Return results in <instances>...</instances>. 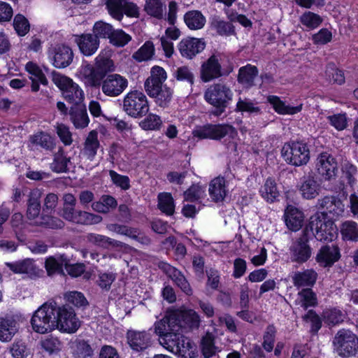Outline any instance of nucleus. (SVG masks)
Listing matches in <instances>:
<instances>
[{
    "instance_id": "obj_17",
    "label": "nucleus",
    "mask_w": 358,
    "mask_h": 358,
    "mask_svg": "<svg viewBox=\"0 0 358 358\" xmlns=\"http://www.w3.org/2000/svg\"><path fill=\"white\" fill-rule=\"evenodd\" d=\"M316 206L322 212L315 214H323L326 217L327 215H330L331 218L342 215L345 210L343 202L334 196H326L318 199Z\"/></svg>"
},
{
    "instance_id": "obj_43",
    "label": "nucleus",
    "mask_w": 358,
    "mask_h": 358,
    "mask_svg": "<svg viewBox=\"0 0 358 358\" xmlns=\"http://www.w3.org/2000/svg\"><path fill=\"white\" fill-rule=\"evenodd\" d=\"M296 303L306 310L309 307L315 306L317 304V299L315 293L310 288H305L298 293Z\"/></svg>"
},
{
    "instance_id": "obj_54",
    "label": "nucleus",
    "mask_w": 358,
    "mask_h": 358,
    "mask_svg": "<svg viewBox=\"0 0 358 358\" xmlns=\"http://www.w3.org/2000/svg\"><path fill=\"white\" fill-rule=\"evenodd\" d=\"M145 10L147 13L157 19L164 16L163 3L160 0H146Z\"/></svg>"
},
{
    "instance_id": "obj_55",
    "label": "nucleus",
    "mask_w": 358,
    "mask_h": 358,
    "mask_svg": "<svg viewBox=\"0 0 358 358\" xmlns=\"http://www.w3.org/2000/svg\"><path fill=\"white\" fill-rule=\"evenodd\" d=\"M6 266L15 273H29L33 271L34 267L33 262L29 259L14 263H6Z\"/></svg>"
},
{
    "instance_id": "obj_2",
    "label": "nucleus",
    "mask_w": 358,
    "mask_h": 358,
    "mask_svg": "<svg viewBox=\"0 0 358 358\" xmlns=\"http://www.w3.org/2000/svg\"><path fill=\"white\" fill-rule=\"evenodd\" d=\"M166 79L165 70L159 66L152 68L150 76L146 79L144 87L148 95L154 99L155 103L159 107H169L173 96V90L163 85Z\"/></svg>"
},
{
    "instance_id": "obj_64",
    "label": "nucleus",
    "mask_w": 358,
    "mask_h": 358,
    "mask_svg": "<svg viewBox=\"0 0 358 358\" xmlns=\"http://www.w3.org/2000/svg\"><path fill=\"white\" fill-rule=\"evenodd\" d=\"M55 130L64 145H70L72 144V133L68 126L62 123H57L55 126Z\"/></svg>"
},
{
    "instance_id": "obj_60",
    "label": "nucleus",
    "mask_w": 358,
    "mask_h": 358,
    "mask_svg": "<svg viewBox=\"0 0 358 358\" xmlns=\"http://www.w3.org/2000/svg\"><path fill=\"white\" fill-rule=\"evenodd\" d=\"M64 299L66 300L67 302L73 304V306L78 308L86 307L89 304L84 294L77 291H73L66 293L64 294Z\"/></svg>"
},
{
    "instance_id": "obj_13",
    "label": "nucleus",
    "mask_w": 358,
    "mask_h": 358,
    "mask_svg": "<svg viewBox=\"0 0 358 358\" xmlns=\"http://www.w3.org/2000/svg\"><path fill=\"white\" fill-rule=\"evenodd\" d=\"M58 327L60 331L69 334L75 333L80 327V322L76 317L74 309L69 304L59 306L56 303Z\"/></svg>"
},
{
    "instance_id": "obj_22",
    "label": "nucleus",
    "mask_w": 358,
    "mask_h": 358,
    "mask_svg": "<svg viewBox=\"0 0 358 358\" xmlns=\"http://www.w3.org/2000/svg\"><path fill=\"white\" fill-rule=\"evenodd\" d=\"M206 48L203 38L187 37L182 39L178 44V49L183 57L191 59L201 52Z\"/></svg>"
},
{
    "instance_id": "obj_30",
    "label": "nucleus",
    "mask_w": 358,
    "mask_h": 358,
    "mask_svg": "<svg viewBox=\"0 0 358 358\" xmlns=\"http://www.w3.org/2000/svg\"><path fill=\"white\" fill-rule=\"evenodd\" d=\"M317 279V272L313 269L296 271L292 276L293 285L296 287H313Z\"/></svg>"
},
{
    "instance_id": "obj_59",
    "label": "nucleus",
    "mask_w": 358,
    "mask_h": 358,
    "mask_svg": "<svg viewBox=\"0 0 358 358\" xmlns=\"http://www.w3.org/2000/svg\"><path fill=\"white\" fill-rule=\"evenodd\" d=\"M205 192L204 187L198 184H193L184 192L185 200L191 202L197 201L203 197Z\"/></svg>"
},
{
    "instance_id": "obj_28",
    "label": "nucleus",
    "mask_w": 358,
    "mask_h": 358,
    "mask_svg": "<svg viewBox=\"0 0 358 358\" xmlns=\"http://www.w3.org/2000/svg\"><path fill=\"white\" fill-rule=\"evenodd\" d=\"M29 141L33 145L48 152H52L56 147L55 138L43 131L31 135Z\"/></svg>"
},
{
    "instance_id": "obj_53",
    "label": "nucleus",
    "mask_w": 358,
    "mask_h": 358,
    "mask_svg": "<svg viewBox=\"0 0 358 358\" xmlns=\"http://www.w3.org/2000/svg\"><path fill=\"white\" fill-rule=\"evenodd\" d=\"M113 27L111 24L104 22L103 21H98L95 22L93 26V35L99 38H110L111 34H113Z\"/></svg>"
},
{
    "instance_id": "obj_63",
    "label": "nucleus",
    "mask_w": 358,
    "mask_h": 358,
    "mask_svg": "<svg viewBox=\"0 0 358 358\" xmlns=\"http://www.w3.org/2000/svg\"><path fill=\"white\" fill-rule=\"evenodd\" d=\"M275 333L276 329L273 324L267 326L263 336L264 341L262 343V347L268 352H272L273 349Z\"/></svg>"
},
{
    "instance_id": "obj_34",
    "label": "nucleus",
    "mask_w": 358,
    "mask_h": 358,
    "mask_svg": "<svg viewBox=\"0 0 358 358\" xmlns=\"http://www.w3.org/2000/svg\"><path fill=\"white\" fill-rule=\"evenodd\" d=\"M258 73L257 66L247 64L239 69L237 80L244 87L250 88L255 85V79L258 76Z\"/></svg>"
},
{
    "instance_id": "obj_20",
    "label": "nucleus",
    "mask_w": 358,
    "mask_h": 358,
    "mask_svg": "<svg viewBox=\"0 0 358 358\" xmlns=\"http://www.w3.org/2000/svg\"><path fill=\"white\" fill-rule=\"evenodd\" d=\"M127 339L129 347L136 352H144L152 345V336L146 331L128 330Z\"/></svg>"
},
{
    "instance_id": "obj_7",
    "label": "nucleus",
    "mask_w": 358,
    "mask_h": 358,
    "mask_svg": "<svg viewBox=\"0 0 358 358\" xmlns=\"http://www.w3.org/2000/svg\"><path fill=\"white\" fill-rule=\"evenodd\" d=\"M164 316L171 321L173 327L184 332L198 329L201 324L199 315L192 309L169 310Z\"/></svg>"
},
{
    "instance_id": "obj_45",
    "label": "nucleus",
    "mask_w": 358,
    "mask_h": 358,
    "mask_svg": "<svg viewBox=\"0 0 358 358\" xmlns=\"http://www.w3.org/2000/svg\"><path fill=\"white\" fill-rule=\"evenodd\" d=\"M235 110L236 112L248 113L252 115L262 113V110L260 107L257 106V103L248 98H239L236 103Z\"/></svg>"
},
{
    "instance_id": "obj_27",
    "label": "nucleus",
    "mask_w": 358,
    "mask_h": 358,
    "mask_svg": "<svg viewBox=\"0 0 358 358\" xmlns=\"http://www.w3.org/2000/svg\"><path fill=\"white\" fill-rule=\"evenodd\" d=\"M76 41L80 52L86 56L94 54L99 46V40L92 34L77 36Z\"/></svg>"
},
{
    "instance_id": "obj_3",
    "label": "nucleus",
    "mask_w": 358,
    "mask_h": 358,
    "mask_svg": "<svg viewBox=\"0 0 358 358\" xmlns=\"http://www.w3.org/2000/svg\"><path fill=\"white\" fill-rule=\"evenodd\" d=\"M56 302L49 301L43 303L34 313L31 324L34 331L45 334L58 327Z\"/></svg>"
},
{
    "instance_id": "obj_46",
    "label": "nucleus",
    "mask_w": 358,
    "mask_h": 358,
    "mask_svg": "<svg viewBox=\"0 0 358 358\" xmlns=\"http://www.w3.org/2000/svg\"><path fill=\"white\" fill-rule=\"evenodd\" d=\"M66 263V257L61 255L58 258L50 257L45 261V265L49 275L55 273H62L63 266Z\"/></svg>"
},
{
    "instance_id": "obj_31",
    "label": "nucleus",
    "mask_w": 358,
    "mask_h": 358,
    "mask_svg": "<svg viewBox=\"0 0 358 358\" xmlns=\"http://www.w3.org/2000/svg\"><path fill=\"white\" fill-rule=\"evenodd\" d=\"M25 69L31 75V87L33 92H38L39 90V83L43 85H48V81L45 77V73L36 64L33 62H29L26 64Z\"/></svg>"
},
{
    "instance_id": "obj_44",
    "label": "nucleus",
    "mask_w": 358,
    "mask_h": 358,
    "mask_svg": "<svg viewBox=\"0 0 358 358\" xmlns=\"http://www.w3.org/2000/svg\"><path fill=\"white\" fill-rule=\"evenodd\" d=\"M300 23L306 29L313 30L317 28L323 22L322 17L311 11H305L299 17Z\"/></svg>"
},
{
    "instance_id": "obj_57",
    "label": "nucleus",
    "mask_w": 358,
    "mask_h": 358,
    "mask_svg": "<svg viewBox=\"0 0 358 358\" xmlns=\"http://www.w3.org/2000/svg\"><path fill=\"white\" fill-rule=\"evenodd\" d=\"M42 349L49 354L57 353L62 348V342L57 337L49 336L41 341Z\"/></svg>"
},
{
    "instance_id": "obj_24",
    "label": "nucleus",
    "mask_w": 358,
    "mask_h": 358,
    "mask_svg": "<svg viewBox=\"0 0 358 358\" xmlns=\"http://www.w3.org/2000/svg\"><path fill=\"white\" fill-rule=\"evenodd\" d=\"M80 74L82 76L85 85L92 87L101 86L103 80V76L91 64L82 65Z\"/></svg>"
},
{
    "instance_id": "obj_14",
    "label": "nucleus",
    "mask_w": 358,
    "mask_h": 358,
    "mask_svg": "<svg viewBox=\"0 0 358 358\" xmlns=\"http://www.w3.org/2000/svg\"><path fill=\"white\" fill-rule=\"evenodd\" d=\"M316 170L324 180H335L338 173L337 161L331 154L322 152L317 158Z\"/></svg>"
},
{
    "instance_id": "obj_4",
    "label": "nucleus",
    "mask_w": 358,
    "mask_h": 358,
    "mask_svg": "<svg viewBox=\"0 0 358 358\" xmlns=\"http://www.w3.org/2000/svg\"><path fill=\"white\" fill-rule=\"evenodd\" d=\"M233 96L234 93L230 87L222 83L210 85L204 92V99L215 108L213 114L216 116L225 112L233 99Z\"/></svg>"
},
{
    "instance_id": "obj_48",
    "label": "nucleus",
    "mask_w": 358,
    "mask_h": 358,
    "mask_svg": "<svg viewBox=\"0 0 358 358\" xmlns=\"http://www.w3.org/2000/svg\"><path fill=\"white\" fill-rule=\"evenodd\" d=\"M154 54L153 43L148 41L132 55V58L138 62H141L151 59Z\"/></svg>"
},
{
    "instance_id": "obj_9",
    "label": "nucleus",
    "mask_w": 358,
    "mask_h": 358,
    "mask_svg": "<svg viewBox=\"0 0 358 358\" xmlns=\"http://www.w3.org/2000/svg\"><path fill=\"white\" fill-rule=\"evenodd\" d=\"M281 155L290 165L301 166L306 165L310 160V151L306 143L292 141L284 144Z\"/></svg>"
},
{
    "instance_id": "obj_50",
    "label": "nucleus",
    "mask_w": 358,
    "mask_h": 358,
    "mask_svg": "<svg viewBox=\"0 0 358 358\" xmlns=\"http://www.w3.org/2000/svg\"><path fill=\"white\" fill-rule=\"evenodd\" d=\"M158 207L167 215H172L174 213V201L170 193L164 192L158 195Z\"/></svg>"
},
{
    "instance_id": "obj_33",
    "label": "nucleus",
    "mask_w": 358,
    "mask_h": 358,
    "mask_svg": "<svg viewBox=\"0 0 358 358\" xmlns=\"http://www.w3.org/2000/svg\"><path fill=\"white\" fill-rule=\"evenodd\" d=\"M285 222L292 231H296L301 229L303 222V214L295 207L289 206L285 212Z\"/></svg>"
},
{
    "instance_id": "obj_42",
    "label": "nucleus",
    "mask_w": 358,
    "mask_h": 358,
    "mask_svg": "<svg viewBox=\"0 0 358 358\" xmlns=\"http://www.w3.org/2000/svg\"><path fill=\"white\" fill-rule=\"evenodd\" d=\"M99 147V141L98 140V133L92 130L89 133L85 139L83 148L84 155L90 160H92L96 155Z\"/></svg>"
},
{
    "instance_id": "obj_36",
    "label": "nucleus",
    "mask_w": 358,
    "mask_h": 358,
    "mask_svg": "<svg viewBox=\"0 0 358 358\" xmlns=\"http://www.w3.org/2000/svg\"><path fill=\"white\" fill-rule=\"evenodd\" d=\"M259 193L262 198L268 203L276 201L280 196L277 184L275 180L271 178L266 179L264 185L259 189Z\"/></svg>"
},
{
    "instance_id": "obj_26",
    "label": "nucleus",
    "mask_w": 358,
    "mask_h": 358,
    "mask_svg": "<svg viewBox=\"0 0 358 358\" xmlns=\"http://www.w3.org/2000/svg\"><path fill=\"white\" fill-rule=\"evenodd\" d=\"M227 182L224 177L218 176L213 179L208 188V193L212 201L215 203L222 202L227 194Z\"/></svg>"
},
{
    "instance_id": "obj_35",
    "label": "nucleus",
    "mask_w": 358,
    "mask_h": 358,
    "mask_svg": "<svg viewBox=\"0 0 358 358\" xmlns=\"http://www.w3.org/2000/svg\"><path fill=\"white\" fill-rule=\"evenodd\" d=\"M71 163V157H67L63 147H59L57 152L53 155V160L50 164V169L53 172L67 173L69 170L68 166Z\"/></svg>"
},
{
    "instance_id": "obj_12",
    "label": "nucleus",
    "mask_w": 358,
    "mask_h": 358,
    "mask_svg": "<svg viewBox=\"0 0 358 358\" xmlns=\"http://www.w3.org/2000/svg\"><path fill=\"white\" fill-rule=\"evenodd\" d=\"M309 239L310 236L307 229H303L300 236L292 241L289 248L292 262L301 264L311 257L312 248L309 245Z\"/></svg>"
},
{
    "instance_id": "obj_5",
    "label": "nucleus",
    "mask_w": 358,
    "mask_h": 358,
    "mask_svg": "<svg viewBox=\"0 0 358 358\" xmlns=\"http://www.w3.org/2000/svg\"><path fill=\"white\" fill-rule=\"evenodd\" d=\"M304 229L312 234L319 241H332L336 235L337 228L331 218L323 214H314L310 217L309 223Z\"/></svg>"
},
{
    "instance_id": "obj_37",
    "label": "nucleus",
    "mask_w": 358,
    "mask_h": 358,
    "mask_svg": "<svg viewBox=\"0 0 358 358\" xmlns=\"http://www.w3.org/2000/svg\"><path fill=\"white\" fill-rule=\"evenodd\" d=\"M210 27L220 36H231L235 34L234 25L227 22L220 16L214 15L210 18Z\"/></svg>"
},
{
    "instance_id": "obj_61",
    "label": "nucleus",
    "mask_w": 358,
    "mask_h": 358,
    "mask_svg": "<svg viewBox=\"0 0 358 358\" xmlns=\"http://www.w3.org/2000/svg\"><path fill=\"white\" fill-rule=\"evenodd\" d=\"M131 39V37L122 29H113L109 38L110 43L116 47H124Z\"/></svg>"
},
{
    "instance_id": "obj_23",
    "label": "nucleus",
    "mask_w": 358,
    "mask_h": 358,
    "mask_svg": "<svg viewBox=\"0 0 358 358\" xmlns=\"http://www.w3.org/2000/svg\"><path fill=\"white\" fill-rule=\"evenodd\" d=\"M340 258L339 248L332 244L322 246L316 255L315 260L322 267H331Z\"/></svg>"
},
{
    "instance_id": "obj_29",
    "label": "nucleus",
    "mask_w": 358,
    "mask_h": 358,
    "mask_svg": "<svg viewBox=\"0 0 358 358\" xmlns=\"http://www.w3.org/2000/svg\"><path fill=\"white\" fill-rule=\"evenodd\" d=\"M41 196L42 192L39 189L36 188L29 192L27 203V217L29 220H35L40 215Z\"/></svg>"
},
{
    "instance_id": "obj_40",
    "label": "nucleus",
    "mask_w": 358,
    "mask_h": 358,
    "mask_svg": "<svg viewBox=\"0 0 358 358\" xmlns=\"http://www.w3.org/2000/svg\"><path fill=\"white\" fill-rule=\"evenodd\" d=\"M73 355L78 358H91L93 350L90 345L82 339H76L71 343L70 346Z\"/></svg>"
},
{
    "instance_id": "obj_18",
    "label": "nucleus",
    "mask_w": 358,
    "mask_h": 358,
    "mask_svg": "<svg viewBox=\"0 0 358 358\" xmlns=\"http://www.w3.org/2000/svg\"><path fill=\"white\" fill-rule=\"evenodd\" d=\"M48 53L53 66L57 69L66 68L73 62V52L67 45L58 44L52 46L49 48Z\"/></svg>"
},
{
    "instance_id": "obj_56",
    "label": "nucleus",
    "mask_w": 358,
    "mask_h": 358,
    "mask_svg": "<svg viewBox=\"0 0 358 358\" xmlns=\"http://www.w3.org/2000/svg\"><path fill=\"white\" fill-rule=\"evenodd\" d=\"M94 67L105 78L106 74L115 70L114 63L112 59L99 55L95 59Z\"/></svg>"
},
{
    "instance_id": "obj_39",
    "label": "nucleus",
    "mask_w": 358,
    "mask_h": 358,
    "mask_svg": "<svg viewBox=\"0 0 358 358\" xmlns=\"http://www.w3.org/2000/svg\"><path fill=\"white\" fill-rule=\"evenodd\" d=\"M87 240L90 243L103 248H108L109 247L119 248L122 247L123 245V243L119 241L94 233L88 234Z\"/></svg>"
},
{
    "instance_id": "obj_58",
    "label": "nucleus",
    "mask_w": 358,
    "mask_h": 358,
    "mask_svg": "<svg viewBox=\"0 0 358 358\" xmlns=\"http://www.w3.org/2000/svg\"><path fill=\"white\" fill-rule=\"evenodd\" d=\"M324 319L328 324L336 325L344 321L345 314L339 309L332 308L324 312Z\"/></svg>"
},
{
    "instance_id": "obj_32",
    "label": "nucleus",
    "mask_w": 358,
    "mask_h": 358,
    "mask_svg": "<svg viewBox=\"0 0 358 358\" xmlns=\"http://www.w3.org/2000/svg\"><path fill=\"white\" fill-rule=\"evenodd\" d=\"M18 331L17 321L11 317H0V341L9 342Z\"/></svg>"
},
{
    "instance_id": "obj_47",
    "label": "nucleus",
    "mask_w": 358,
    "mask_h": 358,
    "mask_svg": "<svg viewBox=\"0 0 358 358\" xmlns=\"http://www.w3.org/2000/svg\"><path fill=\"white\" fill-rule=\"evenodd\" d=\"M162 126V120L160 116L149 113L139 122V127L145 131H158Z\"/></svg>"
},
{
    "instance_id": "obj_51",
    "label": "nucleus",
    "mask_w": 358,
    "mask_h": 358,
    "mask_svg": "<svg viewBox=\"0 0 358 358\" xmlns=\"http://www.w3.org/2000/svg\"><path fill=\"white\" fill-rule=\"evenodd\" d=\"M102 220V217L99 215L78 210L73 223L83 225H92L100 223Z\"/></svg>"
},
{
    "instance_id": "obj_38",
    "label": "nucleus",
    "mask_w": 358,
    "mask_h": 358,
    "mask_svg": "<svg viewBox=\"0 0 358 358\" xmlns=\"http://www.w3.org/2000/svg\"><path fill=\"white\" fill-rule=\"evenodd\" d=\"M267 101L272 105L273 109L279 114L294 115L301 110L302 105L298 106H289L285 105V102L281 101L277 96L271 95L267 98Z\"/></svg>"
},
{
    "instance_id": "obj_21",
    "label": "nucleus",
    "mask_w": 358,
    "mask_h": 358,
    "mask_svg": "<svg viewBox=\"0 0 358 358\" xmlns=\"http://www.w3.org/2000/svg\"><path fill=\"white\" fill-rule=\"evenodd\" d=\"M301 196L305 199H313L320 193L321 185L315 176L309 174L300 178L297 185Z\"/></svg>"
},
{
    "instance_id": "obj_41",
    "label": "nucleus",
    "mask_w": 358,
    "mask_h": 358,
    "mask_svg": "<svg viewBox=\"0 0 358 358\" xmlns=\"http://www.w3.org/2000/svg\"><path fill=\"white\" fill-rule=\"evenodd\" d=\"M184 21L189 29L197 30L203 27L206 18L200 11L193 10L185 14Z\"/></svg>"
},
{
    "instance_id": "obj_8",
    "label": "nucleus",
    "mask_w": 358,
    "mask_h": 358,
    "mask_svg": "<svg viewBox=\"0 0 358 358\" xmlns=\"http://www.w3.org/2000/svg\"><path fill=\"white\" fill-rule=\"evenodd\" d=\"M122 110L133 118L141 119L145 117L150 110L147 96L141 91H130L122 100Z\"/></svg>"
},
{
    "instance_id": "obj_16",
    "label": "nucleus",
    "mask_w": 358,
    "mask_h": 358,
    "mask_svg": "<svg viewBox=\"0 0 358 358\" xmlns=\"http://www.w3.org/2000/svg\"><path fill=\"white\" fill-rule=\"evenodd\" d=\"M127 79L117 73L109 74L103 80L101 90L108 96L115 97L121 94L127 87Z\"/></svg>"
},
{
    "instance_id": "obj_52",
    "label": "nucleus",
    "mask_w": 358,
    "mask_h": 358,
    "mask_svg": "<svg viewBox=\"0 0 358 358\" xmlns=\"http://www.w3.org/2000/svg\"><path fill=\"white\" fill-rule=\"evenodd\" d=\"M325 75L330 83H336L338 85H342L345 83L343 71L338 69L333 63L327 64Z\"/></svg>"
},
{
    "instance_id": "obj_6",
    "label": "nucleus",
    "mask_w": 358,
    "mask_h": 358,
    "mask_svg": "<svg viewBox=\"0 0 358 358\" xmlns=\"http://www.w3.org/2000/svg\"><path fill=\"white\" fill-rule=\"evenodd\" d=\"M51 74L53 83L62 92L63 97L66 101L72 106L84 103V92L77 83L55 71H52Z\"/></svg>"
},
{
    "instance_id": "obj_62",
    "label": "nucleus",
    "mask_w": 358,
    "mask_h": 358,
    "mask_svg": "<svg viewBox=\"0 0 358 358\" xmlns=\"http://www.w3.org/2000/svg\"><path fill=\"white\" fill-rule=\"evenodd\" d=\"M13 27L20 36H25L30 29V24L28 20L21 14H17L15 16Z\"/></svg>"
},
{
    "instance_id": "obj_10",
    "label": "nucleus",
    "mask_w": 358,
    "mask_h": 358,
    "mask_svg": "<svg viewBox=\"0 0 358 358\" xmlns=\"http://www.w3.org/2000/svg\"><path fill=\"white\" fill-rule=\"evenodd\" d=\"M194 137L199 139L210 138L219 141L228 136L230 138H234L237 135L236 129L227 124H207L203 126L196 127L192 132Z\"/></svg>"
},
{
    "instance_id": "obj_49",
    "label": "nucleus",
    "mask_w": 358,
    "mask_h": 358,
    "mask_svg": "<svg viewBox=\"0 0 358 358\" xmlns=\"http://www.w3.org/2000/svg\"><path fill=\"white\" fill-rule=\"evenodd\" d=\"M341 233L344 240L358 241V224L354 221L344 222L341 227Z\"/></svg>"
},
{
    "instance_id": "obj_19",
    "label": "nucleus",
    "mask_w": 358,
    "mask_h": 358,
    "mask_svg": "<svg viewBox=\"0 0 358 358\" xmlns=\"http://www.w3.org/2000/svg\"><path fill=\"white\" fill-rule=\"evenodd\" d=\"M224 75L217 55H211L200 68V78L204 83L210 82Z\"/></svg>"
},
{
    "instance_id": "obj_25",
    "label": "nucleus",
    "mask_w": 358,
    "mask_h": 358,
    "mask_svg": "<svg viewBox=\"0 0 358 358\" xmlns=\"http://www.w3.org/2000/svg\"><path fill=\"white\" fill-rule=\"evenodd\" d=\"M69 116L70 120L76 129H84L90 123V118L85 103L71 106Z\"/></svg>"
},
{
    "instance_id": "obj_1",
    "label": "nucleus",
    "mask_w": 358,
    "mask_h": 358,
    "mask_svg": "<svg viewBox=\"0 0 358 358\" xmlns=\"http://www.w3.org/2000/svg\"><path fill=\"white\" fill-rule=\"evenodd\" d=\"M153 327L160 344L170 352L185 356L192 348L189 340L182 334V329L173 327L171 321L164 316L156 321Z\"/></svg>"
},
{
    "instance_id": "obj_15",
    "label": "nucleus",
    "mask_w": 358,
    "mask_h": 358,
    "mask_svg": "<svg viewBox=\"0 0 358 358\" xmlns=\"http://www.w3.org/2000/svg\"><path fill=\"white\" fill-rule=\"evenodd\" d=\"M106 4L110 15L119 21L124 14L129 17H138L139 15L138 6L127 0H106Z\"/></svg>"
},
{
    "instance_id": "obj_11",
    "label": "nucleus",
    "mask_w": 358,
    "mask_h": 358,
    "mask_svg": "<svg viewBox=\"0 0 358 358\" xmlns=\"http://www.w3.org/2000/svg\"><path fill=\"white\" fill-rule=\"evenodd\" d=\"M333 344L340 356H353L358 350V337L351 331L343 329L335 335Z\"/></svg>"
}]
</instances>
